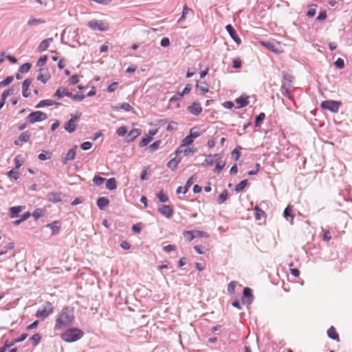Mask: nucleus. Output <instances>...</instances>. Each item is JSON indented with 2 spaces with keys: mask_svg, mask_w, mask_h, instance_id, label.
Returning a JSON list of instances; mask_svg holds the SVG:
<instances>
[{
  "mask_svg": "<svg viewBox=\"0 0 352 352\" xmlns=\"http://www.w3.org/2000/svg\"><path fill=\"white\" fill-rule=\"evenodd\" d=\"M75 316L74 309L71 307H65L58 314L55 322L54 329L61 330L67 327L74 324Z\"/></svg>",
  "mask_w": 352,
  "mask_h": 352,
  "instance_id": "nucleus-1",
  "label": "nucleus"
},
{
  "mask_svg": "<svg viewBox=\"0 0 352 352\" xmlns=\"http://www.w3.org/2000/svg\"><path fill=\"white\" fill-rule=\"evenodd\" d=\"M84 335V332L78 328H70L61 335V338L67 342L78 340Z\"/></svg>",
  "mask_w": 352,
  "mask_h": 352,
  "instance_id": "nucleus-2",
  "label": "nucleus"
},
{
  "mask_svg": "<svg viewBox=\"0 0 352 352\" xmlns=\"http://www.w3.org/2000/svg\"><path fill=\"white\" fill-rule=\"evenodd\" d=\"M87 25L93 30L105 32L109 30V23L106 21H98L92 19L89 21Z\"/></svg>",
  "mask_w": 352,
  "mask_h": 352,
  "instance_id": "nucleus-3",
  "label": "nucleus"
},
{
  "mask_svg": "<svg viewBox=\"0 0 352 352\" xmlns=\"http://www.w3.org/2000/svg\"><path fill=\"white\" fill-rule=\"evenodd\" d=\"M54 307L51 302H46L43 307L38 309L36 313V316L38 318L45 319L49 315L53 313Z\"/></svg>",
  "mask_w": 352,
  "mask_h": 352,
  "instance_id": "nucleus-4",
  "label": "nucleus"
},
{
  "mask_svg": "<svg viewBox=\"0 0 352 352\" xmlns=\"http://www.w3.org/2000/svg\"><path fill=\"white\" fill-rule=\"evenodd\" d=\"M341 106V102L336 100H324L322 102L320 107L323 109H327L333 113H337Z\"/></svg>",
  "mask_w": 352,
  "mask_h": 352,
  "instance_id": "nucleus-5",
  "label": "nucleus"
},
{
  "mask_svg": "<svg viewBox=\"0 0 352 352\" xmlns=\"http://www.w3.org/2000/svg\"><path fill=\"white\" fill-rule=\"evenodd\" d=\"M47 118V114L40 111L32 112L28 116V120L30 123L43 121Z\"/></svg>",
  "mask_w": 352,
  "mask_h": 352,
  "instance_id": "nucleus-6",
  "label": "nucleus"
},
{
  "mask_svg": "<svg viewBox=\"0 0 352 352\" xmlns=\"http://www.w3.org/2000/svg\"><path fill=\"white\" fill-rule=\"evenodd\" d=\"M80 114L79 115H71V118L64 125V129L69 133H73L76 129V121L80 118Z\"/></svg>",
  "mask_w": 352,
  "mask_h": 352,
  "instance_id": "nucleus-7",
  "label": "nucleus"
},
{
  "mask_svg": "<svg viewBox=\"0 0 352 352\" xmlns=\"http://www.w3.org/2000/svg\"><path fill=\"white\" fill-rule=\"evenodd\" d=\"M196 152V148L188 147L187 146H184V144H181L176 151V154L178 155L179 153H184L185 155H188L190 153H194Z\"/></svg>",
  "mask_w": 352,
  "mask_h": 352,
  "instance_id": "nucleus-8",
  "label": "nucleus"
},
{
  "mask_svg": "<svg viewBox=\"0 0 352 352\" xmlns=\"http://www.w3.org/2000/svg\"><path fill=\"white\" fill-rule=\"evenodd\" d=\"M77 146H74L68 152L63 156V164H67V162L72 161L75 158Z\"/></svg>",
  "mask_w": 352,
  "mask_h": 352,
  "instance_id": "nucleus-9",
  "label": "nucleus"
},
{
  "mask_svg": "<svg viewBox=\"0 0 352 352\" xmlns=\"http://www.w3.org/2000/svg\"><path fill=\"white\" fill-rule=\"evenodd\" d=\"M159 212L166 218H170L173 212V208L168 205H162L158 208Z\"/></svg>",
  "mask_w": 352,
  "mask_h": 352,
  "instance_id": "nucleus-10",
  "label": "nucleus"
},
{
  "mask_svg": "<svg viewBox=\"0 0 352 352\" xmlns=\"http://www.w3.org/2000/svg\"><path fill=\"white\" fill-rule=\"evenodd\" d=\"M227 32L229 33L231 38L237 43L240 44L241 41L240 38L238 36L235 30L231 25H228L226 27Z\"/></svg>",
  "mask_w": 352,
  "mask_h": 352,
  "instance_id": "nucleus-11",
  "label": "nucleus"
},
{
  "mask_svg": "<svg viewBox=\"0 0 352 352\" xmlns=\"http://www.w3.org/2000/svg\"><path fill=\"white\" fill-rule=\"evenodd\" d=\"M222 156L220 154L215 153L214 155H208L205 158V163L208 165H212L216 161L221 160Z\"/></svg>",
  "mask_w": 352,
  "mask_h": 352,
  "instance_id": "nucleus-12",
  "label": "nucleus"
},
{
  "mask_svg": "<svg viewBox=\"0 0 352 352\" xmlns=\"http://www.w3.org/2000/svg\"><path fill=\"white\" fill-rule=\"evenodd\" d=\"M188 109L190 113L195 116H198L202 112V107L200 104L194 102L192 105L188 107Z\"/></svg>",
  "mask_w": 352,
  "mask_h": 352,
  "instance_id": "nucleus-13",
  "label": "nucleus"
},
{
  "mask_svg": "<svg viewBox=\"0 0 352 352\" xmlns=\"http://www.w3.org/2000/svg\"><path fill=\"white\" fill-rule=\"evenodd\" d=\"M64 96H72V92L67 91L65 88L59 87L55 92L54 97L57 99H60Z\"/></svg>",
  "mask_w": 352,
  "mask_h": 352,
  "instance_id": "nucleus-14",
  "label": "nucleus"
},
{
  "mask_svg": "<svg viewBox=\"0 0 352 352\" xmlns=\"http://www.w3.org/2000/svg\"><path fill=\"white\" fill-rule=\"evenodd\" d=\"M50 78V74L48 71L45 68H42L39 70V74L37 76V79L43 83H45Z\"/></svg>",
  "mask_w": 352,
  "mask_h": 352,
  "instance_id": "nucleus-15",
  "label": "nucleus"
},
{
  "mask_svg": "<svg viewBox=\"0 0 352 352\" xmlns=\"http://www.w3.org/2000/svg\"><path fill=\"white\" fill-rule=\"evenodd\" d=\"M156 133V131H150L148 134L140 141V146L143 147L146 146L152 140L153 136H154Z\"/></svg>",
  "mask_w": 352,
  "mask_h": 352,
  "instance_id": "nucleus-16",
  "label": "nucleus"
},
{
  "mask_svg": "<svg viewBox=\"0 0 352 352\" xmlns=\"http://www.w3.org/2000/svg\"><path fill=\"white\" fill-rule=\"evenodd\" d=\"M52 41H53V38H48L47 39L43 40L39 44V45H38V47L37 48V51L39 52H42L45 51V50H46L48 48V47L50 46V43Z\"/></svg>",
  "mask_w": 352,
  "mask_h": 352,
  "instance_id": "nucleus-17",
  "label": "nucleus"
},
{
  "mask_svg": "<svg viewBox=\"0 0 352 352\" xmlns=\"http://www.w3.org/2000/svg\"><path fill=\"white\" fill-rule=\"evenodd\" d=\"M32 83V80L29 78L25 79L22 84V95L23 97L27 98L29 96L30 93L28 89Z\"/></svg>",
  "mask_w": 352,
  "mask_h": 352,
  "instance_id": "nucleus-18",
  "label": "nucleus"
},
{
  "mask_svg": "<svg viewBox=\"0 0 352 352\" xmlns=\"http://www.w3.org/2000/svg\"><path fill=\"white\" fill-rule=\"evenodd\" d=\"M194 177H191L189 178L186 184V186H184V190L182 191V187L179 186L177 188L176 192L177 194H179L181 192L185 194L188 190V188L192 185L194 183Z\"/></svg>",
  "mask_w": 352,
  "mask_h": 352,
  "instance_id": "nucleus-19",
  "label": "nucleus"
},
{
  "mask_svg": "<svg viewBox=\"0 0 352 352\" xmlns=\"http://www.w3.org/2000/svg\"><path fill=\"white\" fill-rule=\"evenodd\" d=\"M59 102H56L52 100H41L37 105L36 106V108H41L44 107H50L53 105H59Z\"/></svg>",
  "mask_w": 352,
  "mask_h": 352,
  "instance_id": "nucleus-20",
  "label": "nucleus"
},
{
  "mask_svg": "<svg viewBox=\"0 0 352 352\" xmlns=\"http://www.w3.org/2000/svg\"><path fill=\"white\" fill-rule=\"evenodd\" d=\"M50 201L58 202L62 200V194L60 192H50L47 195Z\"/></svg>",
  "mask_w": 352,
  "mask_h": 352,
  "instance_id": "nucleus-21",
  "label": "nucleus"
},
{
  "mask_svg": "<svg viewBox=\"0 0 352 352\" xmlns=\"http://www.w3.org/2000/svg\"><path fill=\"white\" fill-rule=\"evenodd\" d=\"M141 134V130L139 129H134L131 130L127 135V141H133L137 137Z\"/></svg>",
  "mask_w": 352,
  "mask_h": 352,
  "instance_id": "nucleus-22",
  "label": "nucleus"
},
{
  "mask_svg": "<svg viewBox=\"0 0 352 352\" xmlns=\"http://www.w3.org/2000/svg\"><path fill=\"white\" fill-rule=\"evenodd\" d=\"M46 227L50 228L52 230V234H56L60 229V224L58 221H54L51 223H49L46 226Z\"/></svg>",
  "mask_w": 352,
  "mask_h": 352,
  "instance_id": "nucleus-23",
  "label": "nucleus"
},
{
  "mask_svg": "<svg viewBox=\"0 0 352 352\" xmlns=\"http://www.w3.org/2000/svg\"><path fill=\"white\" fill-rule=\"evenodd\" d=\"M109 199L106 197H101L97 201V205L100 210H103L105 206L109 204Z\"/></svg>",
  "mask_w": 352,
  "mask_h": 352,
  "instance_id": "nucleus-24",
  "label": "nucleus"
},
{
  "mask_svg": "<svg viewBox=\"0 0 352 352\" xmlns=\"http://www.w3.org/2000/svg\"><path fill=\"white\" fill-rule=\"evenodd\" d=\"M226 166V162L222 161L221 159L216 161V165L213 171L216 173H219Z\"/></svg>",
  "mask_w": 352,
  "mask_h": 352,
  "instance_id": "nucleus-25",
  "label": "nucleus"
},
{
  "mask_svg": "<svg viewBox=\"0 0 352 352\" xmlns=\"http://www.w3.org/2000/svg\"><path fill=\"white\" fill-rule=\"evenodd\" d=\"M30 138V135L28 132H23L19 135V140L14 141V144L16 145H19V142H28Z\"/></svg>",
  "mask_w": 352,
  "mask_h": 352,
  "instance_id": "nucleus-26",
  "label": "nucleus"
},
{
  "mask_svg": "<svg viewBox=\"0 0 352 352\" xmlns=\"http://www.w3.org/2000/svg\"><path fill=\"white\" fill-rule=\"evenodd\" d=\"M196 88L201 94H206L209 91L208 85L205 82H201L200 84L197 82L196 85Z\"/></svg>",
  "mask_w": 352,
  "mask_h": 352,
  "instance_id": "nucleus-27",
  "label": "nucleus"
},
{
  "mask_svg": "<svg viewBox=\"0 0 352 352\" xmlns=\"http://www.w3.org/2000/svg\"><path fill=\"white\" fill-rule=\"evenodd\" d=\"M328 336L336 340H339V336L333 327H331L327 331Z\"/></svg>",
  "mask_w": 352,
  "mask_h": 352,
  "instance_id": "nucleus-28",
  "label": "nucleus"
},
{
  "mask_svg": "<svg viewBox=\"0 0 352 352\" xmlns=\"http://www.w3.org/2000/svg\"><path fill=\"white\" fill-rule=\"evenodd\" d=\"M181 162V159L180 158H177V157H175L173 159H172L171 160H170L168 164H167V166L169 168H170L171 170H175L176 168V167L177 166V164Z\"/></svg>",
  "mask_w": 352,
  "mask_h": 352,
  "instance_id": "nucleus-29",
  "label": "nucleus"
},
{
  "mask_svg": "<svg viewBox=\"0 0 352 352\" xmlns=\"http://www.w3.org/2000/svg\"><path fill=\"white\" fill-rule=\"evenodd\" d=\"M106 188L110 190H113L116 188V180L115 178L111 177L107 179L106 182Z\"/></svg>",
  "mask_w": 352,
  "mask_h": 352,
  "instance_id": "nucleus-30",
  "label": "nucleus"
},
{
  "mask_svg": "<svg viewBox=\"0 0 352 352\" xmlns=\"http://www.w3.org/2000/svg\"><path fill=\"white\" fill-rule=\"evenodd\" d=\"M45 21L41 19L30 18L28 21V25L30 26H37Z\"/></svg>",
  "mask_w": 352,
  "mask_h": 352,
  "instance_id": "nucleus-31",
  "label": "nucleus"
},
{
  "mask_svg": "<svg viewBox=\"0 0 352 352\" xmlns=\"http://www.w3.org/2000/svg\"><path fill=\"white\" fill-rule=\"evenodd\" d=\"M284 217L289 220V217H290L289 221L291 223H293L294 216L292 213V209L288 206L287 207L283 212Z\"/></svg>",
  "mask_w": 352,
  "mask_h": 352,
  "instance_id": "nucleus-32",
  "label": "nucleus"
},
{
  "mask_svg": "<svg viewBox=\"0 0 352 352\" xmlns=\"http://www.w3.org/2000/svg\"><path fill=\"white\" fill-rule=\"evenodd\" d=\"M22 206H14L10 208V217L14 218L18 216V214L22 210Z\"/></svg>",
  "mask_w": 352,
  "mask_h": 352,
  "instance_id": "nucleus-33",
  "label": "nucleus"
},
{
  "mask_svg": "<svg viewBox=\"0 0 352 352\" xmlns=\"http://www.w3.org/2000/svg\"><path fill=\"white\" fill-rule=\"evenodd\" d=\"M236 102L239 104L241 107H245L249 104L248 98L243 96L236 98Z\"/></svg>",
  "mask_w": 352,
  "mask_h": 352,
  "instance_id": "nucleus-34",
  "label": "nucleus"
},
{
  "mask_svg": "<svg viewBox=\"0 0 352 352\" xmlns=\"http://www.w3.org/2000/svg\"><path fill=\"white\" fill-rule=\"evenodd\" d=\"M243 294L245 298H248V303H250L253 298L251 289L249 287H245Z\"/></svg>",
  "mask_w": 352,
  "mask_h": 352,
  "instance_id": "nucleus-35",
  "label": "nucleus"
},
{
  "mask_svg": "<svg viewBox=\"0 0 352 352\" xmlns=\"http://www.w3.org/2000/svg\"><path fill=\"white\" fill-rule=\"evenodd\" d=\"M15 169H19L23 164V158L22 155H18L14 159Z\"/></svg>",
  "mask_w": 352,
  "mask_h": 352,
  "instance_id": "nucleus-36",
  "label": "nucleus"
},
{
  "mask_svg": "<svg viewBox=\"0 0 352 352\" xmlns=\"http://www.w3.org/2000/svg\"><path fill=\"white\" fill-rule=\"evenodd\" d=\"M247 184H248V180L247 179H244V180H242L239 184H238L236 186H235V191L236 192H239L241 190H243L247 186Z\"/></svg>",
  "mask_w": 352,
  "mask_h": 352,
  "instance_id": "nucleus-37",
  "label": "nucleus"
},
{
  "mask_svg": "<svg viewBox=\"0 0 352 352\" xmlns=\"http://www.w3.org/2000/svg\"><path fill=\"white\" fill-rule=\"evenodd\" d=\"M228 198V191L224 190L218 197V203L222 204Z\"/></svg>",
  "mask_w": 352,
  "mask_h": 352,
  "instance_id": "nucleus-38",
  "label": "nucleus"
},
{
  "mask_svg": "<svg viewBox=\"0 0 352 352\" xmlns=\"http://www.w3.org/2000/svg\"><path fill=\"white\" fill-rule=\"evenodd\" d=\"M14 80V77L12 76H8L6 79L0 82V87H6L10 84Z\"/></svg>",
  "mask_w": 352,
  "mask_h": 352,
  "instance_id": "nucleus-39",
  "label": "nucleus"
},
{
  "mask_svg": "<svg viewBox=\"0 0 352 352\" xmlns=\"http://www.w3.org/2000/svg\"><path fill=\"white\" fill-rule=\"evenodd\" d=\"M184 237L188 241H192L195 237L196 236L195 234H194V232L193 231H185L184 232Z\"/></svg>",
  "mask_w": 352,
  "mask_h": 352,
  "instance_id": "nucleus-40",
  "label": "nucleus"
},
{
  "mask_svg": "<svg viewBox=\"0 0 352 352\" xmlns=\"http://www.w3.org/2000/svg\"><path fill=\"white\" fill-rule=\"evenodd\" d=\"M8 176L10 178H14V179H18L19 177V172L15 169H12L8 173Z\"/></svg>",
  "mask_w": 352,
  "mask_h": 352,
  "instance_id": "nucleus-41",
  "label": "nucleus"
},
{
  "mask_svg": "<svg viewBox=\"0 0 352 352\" xmlns=\"http://www.w3.org/2000/svg\"><path fill=\"white\" fill-rule=\"evenodd\" d=\"M265 118V114L264 113H261L255 120V126L258 127L260 126L261 122H262Z\"/></svg>",
  "mask_w": 352,
  "mask_h": 352,
  "instance_id": "nucleus-42",
  "label": "nucleus"
},
{
  "mask_svg": "<svg viewBox=\"0 0 352 352\" xmlns=\"http://www.w3.org/2000/svg\"><path fill=\"white\" fill-rule=\"evenodd\" d=\"M237 283L236 281H231L228 285V292L230 294H234L235 291V287Z\"/></svg>",
  "mask_w": 352,
  "mask_h": 352,
  "instance_id": "nucleus-43",
  "label": "nucleus"
},
{
  "mask_svg": "<svg viewBox=\"0 0 352 352\" xmlns=\"http://www.w3.org/2000/svg\"><path fill=\"white\" fill-rule=\"evenodd\" d=\"M41 338L38 333H35L31 337L30 340H32L33 345H37L40 342Z\"/></svg>",
  "mask_w": 352,
  "mask_h": 352,
  "instance_id": "nucleus-44",
  "label": "nucleus"
},
{
  "mask_svg": "<svg viewBox=\"0 0 352 352\" xmlns=\"http://www.w3.org/2000/svg\"><path fill=\"white\" fill-rule=\"evenodd\" d=\"M47 60V56L46 55L41 56L36 63V66L41 67L44 65L46 63Z\"/></svg>",
  "mask_w": 352,
  "mask_h": 352,
  "instance_id": "nucleus-45",
  "label": "nucleus"
},
{
  "mask_svg": "<svg viewBox=\"0 0 352 352\" xmlns=\"http://www.w3.org/2000/svg\"><path fill=\"white\" fill-rule=\"evenodd\" d=\"M157 197L162 203H165V202H166L168 200V197L162 191L160 192L157 195Z\"/></svg>",
  "mask_w": 352,
  "mask_h": 352,
  "instance_id": "nucleus-46",
  "label": "nucleus"
},
{
  "mask_svg": "<svg viewBox=\"0 0 352 352\" xmlns=\"http://www.w3.org/2000/svg\"><path fill=\"white\" fill-rule=\"evenodd\" d=\"M31 67V64L30 63H24L23 64L20 68H19V71L21 72V73H25V72H28L30 69Z\"/></svg>",
  "mask_w": 352,
  "mask_h": 352,
  "instance_id": "nucleus-47",
  "label": "nucleus"
},
{
  "mask_svg": "<svg viewBox=\"0 0 352 352\" xmlns=\"http://www.w3.org/2000/svg\"><path fill=\"white\" fill-rule=\"evenodd\" d=\"M200 135H201V133L197 129H196V128L191 129V130L190 131V135L191 138L195 139V138H197L199 136H200Z\"/></svg>",
  "mask_w": 352,
  "mask_h": 352,
  "instance_id": "nucleus-48",
  "label": "nucleus"
},
{
  "mask_svg": "<svg viewBox=\"0 0 352 352\" xmlns=\"http://www.w3.org/2000/svg\"><path fill=\"white\" fill-rule=\"evenodd\" d=\"M13 89H8L5 90L1 95L2 100H5L9 96L12 95L13 94Z\"/></svg>",
  "mask_w": 352,
  "mask_h": 352,
  "instance_id": "nucleus-49",
  "label": "nucleus"
},
{
  "mask_svg": "<svg viewBox=\"0 0 352 352\" xmlns=\"http://www.w3.org/2000/svg\"><path fill=\"white\" fill-rule=\"evenodd\" d=\"M162 142L160 140L155 141L152 144L149 146V149L151 151H155L160 147V145L161 144Z\"/></svg>",
  "mask_w": 352,
  "mask_h": 352,
  "instance_id": "nucleus-50",
  "label": "nucleus"
},
{
  "mask_svg": "<svg viewBox=\"0 0 352 352\" xmlns=\"http://www.w3.org/2000/svg\"><path fill=\"white\" fill-rule=\"evenodd\" d=\"M116 133L119 136L122 137L126 134L127 129L126 126H120L118 129Z\"/></svg>",
  "mask_w": 352,
  "mask_h": 352,
  "instance_id": "nucleus-51",
  "label": "nucleus"
},
{
  "mask_svg": "<svg viewBox=\"0 0 352 352\" xmlns=\"http://www.w3.org/2000/svg\"><path fill=\"white\" fill-rule=\"evenodd\" d=\"M316 5H313L309 8V10L307 13L308 16L312 17L316 14Z\"/></svg>",
  "mask_w": 352,
  "mask_h": 352,
  "instance_id": "nucleus-52",
  "label": "nucleus"
},
{
  "mask_svg": "<svg viewBox=\"0 0 352 352\" xmlns=\"http://www.w3.org/2000/svg\"><path fill=\"white\" fill-rule=\"evenodd\" d=\"M193 140L194 139L189 135L182 140V144H184V146H188L192 143Z\"/></svg>",
  "mask_w": 352,
  "mask_h": 352,
  "instance_id": "nucleus-53",
  "label": "nucleus"
},
{
  "mask_svg": "<svg viewBox=\"0 0 352 352\" xmlns=\"http://www.w3.org/2000/svg\"><path fill=\"white\" fill-rule=\"evenodd\" d=\"M105 179L102 177H100V176H96L94 179H93V182L94 183L97 185V186H100L101 184H102V183L104 182Z\"/></svg>",
  "mask_w": 352,
  "mask_h": 352,
  "instance_id": "nucleus-54",
  "label": "nucleus"
},
{
  "mask_svg": "<svg viewBox=\"0 0 352 352\" xmlns=\"http://www.w3.org/2000/svg\"><path fill=\"white\" fill-rule=\"evenodd\" d=\"M70 98L74 100L82 101L85 98V96L81 94H77L74 95L72 93V96H70Z\"/></svg>",
  "mask_w": 352,
  "mask_h": 352,
  "instance_id": "nucleus-55",
  "label": "nucleus"
},
{
  "mask_svg": "<svg viewBox=\"0 0 352 352\" xmlns=\"http://www.w3.org/2000/svg\"><path fill=\"white\" fill-rule=\"evenodd\" d=\"M255 211H256V219H260L261 216H263L265 214V212L260 209L258 206L255 207Z\"/></svg>",
  "mask_w": 352,
  "mask_h": 352,
  "instance_id": "nucleus-56",
  "label": "nucleus"
},
{
  "mask_svg": "<svg viewBox=\"0 0 352 352\" xmlns=\"http://www.w3.org/2000/svg\"><path fill=\"white\" fill-rule=\"evenodd\" d=\"M335 65L339 69L343 68L344 66V60L342 58H338L335 62Z\"/></svg>",
  "mask_w": 352,
  "mask_h": 352,
  "instance_id": "nucleus-57",
  "label": "nucleus"
},
{
  "mask_svg": "<svg viewBox=\"0 0 352 352\" xmlns=\"http://www.w3.org/2000/svg\"><path fill=\"white\" fill-rule=\"evenodd\" d=\"M232 64L234 68H240L241 67V60L239 58H234L232 61Z\"/></svg>",
  "mask_w": 352,
  "mask_h": 352,
  "instance_id": "nucleus-58",
  "label": "nucleus"
},
{
  "mask_svg": "<svg viewBox=\"0 0 352 352\" xmlns=\"http://www.w3.org/2000/svg\"><path fill=\"white\" fill-rule=\"evenodd\" d=\"M120 109L126 111H130L132 110V107L129 104V103H126V102H123L120 104Z\"/></svg>",
  "mask_w": 352,
  "mask_h": 352,
  "instance_id": "nucleus-59",
  "label": "nucleus"
},
{
  "mask_svg": "<svg viewBox=\"0 0 352 352\" xmlns=\"http://www.w3.org/2000/svg\"><path fill=\"white\" fill-rule=\"evenodd\" d=\"M91 146L92 144L90 142H85L80 146L81 148L84 151H87L90 149Z\"/></svg>",
  "mask_w": 352,
  "mask_h": 352,
  "instance_id": "nucleus-60",
  "label": "nucleus"
},
{
  "mask_svg": "<svg viewBox=\"0 0 352 352\" xmlns=\"http://www.w3.org/2000/svg\"><path fill=\"white\" fill-rule=\"evenodd\" d=\"M79 82V78L77 75H73L69 79V82L71 85H76Z\"/></svg>",
  "mask_w": 352,
  "mask_h": 352,
  "instance_id": "nucleus-61",
  "label": "nucleus"
},
{
  "mask_svg": "<svg viewBox=\"0 0 352 352\" xmlns=\"http://www.w3.org/2000/svg\"><path fill=\"white\" fill-rule=\"evenodd\" d=\"M118 83L117 82H112L107 89L109 92L114 91L118 87Z\"/></svg>",
  "mask_w": 352,
  "mask_h": 352,
  "instance_id": "nucleus-62",
  "label": "nucleus"
},
{
  "mask_svg": "<svg viewBox=\"0 0 352 352\" xmlns=\"http://www.w3.org/2000/svg\"><path fill=\"white\" fill-rule=\"evenodd\" d=\"M240 152L237 148H234L232 152V156L234 159L235 161L238 160L240 157Z\"/></svg>",
  "mask_w": 352,
  "mask_h": 352,
  "instance_id": "nucleus-63",
  "label": "nucleus"
},
{
  "mask_svg": "<svg viewBox=\"0 0 352 352\" xmlns=\"http://www.w3.org/2000/svg\"><path fill=\"white\" fill-rule=\"evenodd\" d=\"M176 248L175 245H166L163 248V250L166 252H170L171 251H173L175 250Z\"/></svg>",
  "mask_w": 352,
  "mask_h": 352,
  "instance_id": "nucleus-64",
  "label": "nucleus"
}]
</instances>
